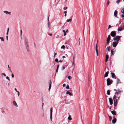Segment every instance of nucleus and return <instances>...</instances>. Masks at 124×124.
I'll list each match as a JSON object with an SVG mask.
<instances>
[{
	"mask_svg": "<svg viewBox=\"0 0 124 124\" xmlns=\"http://www.w3.org/2000/svg\"><path fill=\"white\" fill-rule=\"evenodd\" d=\"M67 12L66 11H65L64 12V13H65V15H64V16H66Z\"/></svg>",
	"mask_w": 124,
	"mask_h": 124,
	"instance_id": "nucleus-41",
	"label": "nucleus"
},
{
	"mask_svg": "<svg viewBox=\"0 0 124 124\" xmlns=\"http://www.w3.org/2000/svg\"><path fill=\"white\" fill-rule=\"evenodd\" d=\"M117 103V100H114V106H116Z\"/></svg>",
	"mask_w": 124,
	"mask_h": 124,
	"instance_id": "nucleus-12",
	"label": "nucleus"
},
{
	"mask_svg": "<svg viewBox=\"0 0 124 124\" xmlns=\"http://www.w3.org/2000/svg\"><path fill=\"white\" fill-rule=\"evenodd\" d=\"M0 39H1V40L2 41H4V38L3 37H0Z\"/></svg>",
	"mask_w": 124,
	"mask_h": 124,
	"instance_id": "nucleus-31",
	"label": "nucleus"
},
{
	"mask_svg": "<svg viewBox=\"0 0 124 124\" xmlns=\"http://www.w3.org/2000/svg\"><path fill=\"white\" fill-rule=\"evenodd\" d=\"M115 78L116 79V84L117 85H118L120 83H121V82H120V80L118 78H116V77H115Z\"/></svg>",
	"mask_w": 124,
	"mask_h": 124,
	"instance_id": "nucleus-10",
	"label": "nucleus"
},
{
	"mask_svg": "<svg viewBox=\"0 0 124 124\" xmlns=\"http://www.w3.org/2000/svg\"><path fill=\"white\" fill-rule=\"evenodd\" d=\"M116 118H114L112 120V122L113 124H115L116 123Z\"/></svg>",
	"mask_w": 124,
	"mask_h": 124,
	"instance_id": "nucleus-15",
	"label": "nucleus"
},
{
	"mask_svg": "<svg viewBox=\"0 0 124 124\" xmlns=\"http://www.w3.org/2000/svg\"><path fill=\"white\" fill-rule=\"evenodd\" d=\"M1 75H3L5 77H6V74H5V73H1Z\"/></svg>",
	"mask_w": 124,
	"mask_h": 124,
	"instance_id": "nucleus-32",
	"label": "nucleus"
},
{
	"mask_svg": "<svg viewBox=\"0 0 124 124\" xmlns=\"http://www.w3.org/2000/svg\"><path fill=\"white\" fill-rule=\"evenodd\" d=\"M55 61L56 62H58V59L56 58L55 60Z\"/></svg>",
	"mask_w": 124,
	"mask_h": 124,
	"instance_id": "nucleus-39",
	"label": "nucleus"
},
{
	"mask_svg": "<svg viewBox=\"0 0 124 124\" xmlns=\"http://www.w3.org/2000/svg\"><path fill=\"white\" fill-rule=\"evenodd\" d=\"M75 61H73L72 64L73 65H75Z\"/></svg>",
	"mask_w": 124,
	"mask_h": 124,
	"instance_id": "nucleus-48",
	"label": "nucleus"
},
{
	"mask_svg": "<svg viewBox=\"0 0 124 124\" xmlns=\"http://www.w3.org/2000/svg\"><path fill=\"white\" fill-rule=\"evenodd\" d=\"M109 0H108V1L107 2V6L109 5Z\"/></svg>",
	"mask_w": 124,
	"mask_h": 124,
	"instance_id": "nucleus-45",
	"label": "nucleus"
},
{
	"mask_svg": "<svg viewBox=\"0 0 124 124\" xmlns=\"http://www.w3.org/2000/svg\"><path fill=\"white\" fill-rule=\"evenodd\" d=\"M113 81L112 80L108 78L107 80V85H109L112 83Z\"/></svg>",
	"mask_w": 124,
	"mask_h": 124,
	"instance_id": "nucleus-1",
	"label": "nucleus"
},
{
	"mask_svg": "<svg viewBox=\"0 0 124 124\" xmlns=\"http://www.w3.org/2000/svg\"><path fill=\"white\" fill-rule=\"evenodd\" d=\"M66 94H69L70 96L72 95V94L69 91H67L66 92Z\"/></svg>",
	"mask_w": 124,
	"mask_h": 124,
	"instance_id": "nucleus-22",
	"label": "nucleus"
},
{
	"mask_svg": "<svg viewBox=\"0 0 124 124\" xmlns=\"http://www.w3.org/2000/svg\"><path fill=\"white\" fill-rule=\"evenodd\" d=\"M110 35L111 36L114 37L116 35V33L115 31H112L110 33Z\"/></svg>",
	"mask_w": 124,
	"mask_h": 124,
	"instance_id": "nucleus-4",
	"label": "nucleus"
},
{
	"mask_svg": "<svg viewBox=\"0 0 124 124\" xmlns=\"http://www.w3.org/2000/svg\"><path fill=\"white\" fill-rule=\"evenodd\" d=\"M69 85H67L66 87V88L67 89H69Z\"/></svg>",
	"mask_w": 124,
	"mask_h": 124,
	"instance_id": "nucleus-40",
	"label": "nucleus"
},
{
	"mask_svg": "<svg viewBox=\"0 0 124 124\" xmlns=\"http://www.w3.org/2000/svg\"><path fill=\"white\" fill-rule=\"evenodd\" d=\"M65 69V67L64 66H63L62 68V70H64Z\"/></svg>",
	"mask_w": 124,
	"mask_h": 124,
	"instance_id": "nucleus-47",
	"label": "nucleus"
},
{
	"mask_svg": "<svg viewBox=\"0 0 124 124\" xmlns=\"http://www.w3.org/2000/svg\"><path fill=\"white\" fill-rule=\"evenodd\" d=\"M114 91H116V92L117 91V90H116L115 89H114Z\"/></svg>",
	"mask_w": 124,
	"mask_h": 124,
	"instance_id": "nucleus-64",
	"label": "nucleus"
},
{
	"mask_svg": "<svg viewBox=\"0 0 124 124\" xmlns=\"http://www.w3.org/2000/svg\"><path fill=\"white\" fill-rule=\"evenodd\" d=\"M17 95L19 96L20 95V93L18 91H17Z\"/></svg>",
	"mask_w": 124,
	"mask_h": 124,
	"instance_id": "nucleus-46",
	"label": "nucleus"
},
{
	"mask_svg": "<svg viewBox=\"0 0 124 124\" xmlns=\"http://www.w3.org/2000/svg\"><path fill=\"white\" fill-rule=\"evenodd\" d=\"M48 25V27L49 28V29H51V28L50 24H49Z\"/></svg>",
	"mask_w": 124,
	"mask_h": 124,
	"instance_id": "nucleus-36",
	"label": "nucleus"
},
{
	"mask_svg": "<svg viewBox=\"0 0 124 124\" xmlns=\"http://www.w3.org/2000/svg\"><path fill=\"white\" fill-rule=\"evenodd\" d=\"M8 36H7L6 37V38L7 40H8Z\"/></svg>",
	"mask_w": 124,
	"mask_h": 124,
	"instance_id": "nucleus-52",
	"label": "nucleus"
},
{
	"mask_svg": "<svg viewBox=\"0 0 124 124\" xmlns=\"http://www.w3.org/2000/svg\"><path fill=\"white\" fill-rule=\"evenodd\" d=\"M116 95H115L114 96L113 98V99L114 100H116Z\"/></svg>",
	"mask_w": 124,
	"mask_h": 124,
	"instance_id": "nucleus-27",
	"label": "nucleus"
},
{
	"mask_svg": "<svg viewBox=\"0 0 124 124\" xmlns=\"http://www.w3.org/2000/svg\"><path fill=\"white\" fill-rule=\"evenodd\" d=\"M108 55H106V56L105 62H107L108 58Z\"/></svg>",
	"mask_w": 124,
	"mask_h": 124,
	"instance_id": "nucleus-19",
	"label": "nucleus"
},
{
	"mask_svg": "<svg viewBox=\"0 0 124 124\" xmlns=\"http://www.w3.org/2000/svg\"><path fill=\"white\" fill-rule=\"evenodd\" d=\"M121 12L122 13L124 14V8L122 9Z\"/></svg>",
	"mask_w": 124,
	"mask_h": 124,
	"instance_id": "nucleus-26",
	"label": "nucleus"
},
{
	"mask_svg": "<svg viewBox=\"0 0 124 124\" xmlns=\"http://www.w3.org/2000/svg\"><path fill=\"white\" fill-rule=\"evenodd\" d=\"M122 30V26H120L117 29V30L119 31H121Z\"/></svg>",
	"mask_w": 124,
	"mask_h": 124,
	"instance_id": "nucleus-16",
	"label": "nucleus"
},
{
	"mask_svg": "<svg viewBox=\"0 0 124 124\" xmlns=\"http://www.w3.org/2000/svg\"><path fill=\"white\" fill-rule=\"evenodd\" d=\"M14 90L16 91V92L18 91L17 90V89L16 88H15Z\"/></svg>",
	"mask_w": 124,
	"mask_h": 124,
	"instance_id": "nucleus-57",
	"label": "nucleus"
},
{
	"mask_svg": "<svg viewBox=\"0 0 124 124\" xmlns=\"http://www.w3.org/2000/svg\"><path fill=\"white\" fill-rule=\"evenodd\" d=\"M73 61H75V54L73 55Z\"/></svg>",
	"mask_w": 124,
	"mask_h": 124,
	"instance_id": "nucleus-28",
	"label": "nucleus"
},
{
	"mask_svg": "<svg viewBox=\"0 0 124 124\" xmlns=\"http://www.w3.org/2000/svg\"><path fill=\"white\" fill-rule=\"evenodd\" d=\"M3 12H4V13H6L7 14H9V15H11V13L10 12H8V11H3Z\"/></svg>",
	"mask_w": 124,
	"mask_h": 124,
	"instance_id": "nucleus-20",
	"label": "nucleus"
},
{
	"mask_svg": "<svg viewBox=\"0 0 124 124\" xmlns=\"http://www.w3.org/2000/svg\"><path fill=\"white\" fill-rule=\"evenodd\" d=\"M71 77L70 76H69L68 77V78L69 80H70L71 79Z\"/></svg>",
	"mask_w": 124,
	"mask_h": 124,
	"instance_id": "nucleus-44",
	"label": "nucleus"
},
{
	"mask_svg": "<svg viewBox=\"0 0 124 124\" xmlns=\"http://www.w3.org/2000/svg\"><path fill=\"white\" fill-rule=\"evenodd\" d=\"M67 7H64L63 8V9L64 10H65L67 8Z\"/></svg>",
	"mask_w": 124,
	"mask_h": 124,
	"instance_id": "nucleus-49",
	"label": "nucleus"
},
{
	"mask_svg": "<svg viewBox=\"0 0 124 124\" xmlns=\"http://www.w3.org/2000/svg\"><path fill=\"white\" fill-rule=\"evenodd\" d=\"M58 70V69H57V68L56 69V72H57Z\"/></svg>",
	"mask_w": 124,
	"mask_h": 124,
	"instance_id": "nucleus-62",
	"label": "nucleus"
},
{
	"mask_svg": "<svg viewBox=\"0 0 124 124\" xmlns=\"http://www.w3.org/2000/svg\"><path fill=\"white\" fill-rule=\"evenodd\" d=\"M22 30H20V35L21 36L22 35Z\"/></svg>",
	"mask_w": 124,
	"mask_h": 124,
	"instance_id": "nucleus-42",
	"label": "nucleus"
},
{
	"mask_svg": "<svg viewBox=\"0 0 124 124\" xmlns=\"http://www.w3.org/2000/svg\"><path fill=\"white\" fill-rule=\"evenodd\" d=\"M95 50L96 51H98V46L96 44H95Z\"/></svg>",
	"mask_w": 124,
	"mask_h": 124,
	"instance_id": "nucleus-25",
	"label": "nucleus"
},
{
	"mask_svg": "<svg viewBox=\"0 0 124 124\" xmlns=\"http://www.w3.org/2000/svg\"><path fill=\"white\" fill-rule=\"evenodd\" d=\"M52 82L51 80H50L49 81V88L48 90L49 91L50 89L51 85Z\"/></svg>",
	"mask_w": 124,
	"mask_h": 124,
	"instance_id": "nucleus-9",
	"label": "nucleus"
},
{
	"mask_svg": "<svg viewBox=\"0 0 124 124\" xmlns=\"http://www.w3.org/2000/svg\"><path fill=\"white\" fill-rule=\"evenodd\" d=\"M25 42H26V48L27 50V51L28 52H29V48L28 45V42H27V41H25Z\"/></svg>",
	"mask_w": 124,
	"mask_h": 124,
	"instance_id": "nucleus-8",
	"label": "nucleus"
},
{
	"mask_svg": "<svg viewBox=\"0 0 124 124\" xmlns=\"http://www.w3.org/2000/svg\"><path fill=\"white\" fill-rule=\"evenodd\" d=\"M63 32H64V33H66V31H65L64 30H63Z\"/></svg>",
	"mask_w": 124,
	"mask_h": 124,
	"instance_id": "nucleus-63",
	"label": "nucleus"
},
{
	"mask_svg": "<svg viewBox=\"0 0 124 124\" xmlns=\"http://www.w3.org/2000/svg\"><path fill=\"white\" fill-rule=\"evenodd\" d=\"M111 27V26L110 25H109L108 26V29H109Z\"/></svg>",
	"mask_w": 124,
	"mask_h": 124,
	"instance_id": "nucleus-51",
	"label": "nucleus"
},
{
	"mask_svg": "<svg viewBox=\"0 0 124 124\" xmlns=\"http://www.w3.org/2000/svg\"><path fill=\"white\" fill-rule=\"evenodd\" d=\"M62 62V60H60V61H59V62Z\"/></svg>",
	"mask_w": 124,
	"mask_h": 124,
	"instance_id": "nucleus-60",
	"label": "nucleus"
},
{
	"mask_svg": "<svg viewBox=\"0 0 124 124\" xmlns=\"http://www.w3.org/2000/svg\"><path fill=\"white\" fill-rule=\"evenodd\" d=\"M57 54L56 53H54V58L55 55H56Z\"/></svg>",
	"mask_w": 124,
	"mask_h": 124,
	"instance_id": "nucleus-59",
	"label": "nucleus"
},
{
	"mask_svg": "<svg viewBox=\"0 0 124 124\" xmlns=\"http://www.w3.org/2000/svg\"><path fill=\"white\" fill-rule=\"evenodd\" d=\"M108 117L109 118V120L110 121H111V119L112 118V117L111 116H108Z\"/></svg>",
	"mask_w": 124,
	"mask_h": 124,
	"instance_id": "nucleus-38",
	"label": "nucleus"
},
{
	"mask_svg": "<svg viewBox=\"0 0 124 124\" xmlns=\"http://www.w3.org/2000/svg\"><path fill=\"white\" fill-rule=\"evenodd\" d=\"M111 113L113 115L116 116V112L115 110H113L111 111Z\"/></svg>",
	"mask_w": 124,
	"mask_h": 124,
	"instance_id": "nucleus-13",
	"label": "nucleus"
},
{
	"mask_svg": "<svg viewBox=\"0 0 124 124\" xmlns=\"http://www.w3.org/2000/svg\"><path fill=\"white\" fill-rule=\"evenodd\" d=\"M13 105L16 106V107H18V106L16 103V102L15 101H13Z\"/></svg>",
	"mask_w": 124,
	"mask_h": 124,
	"instance_id": "nucleus-18",
	"label": "nucleus"
},
{
	"mask_svg": "<svg viewBox=\"0 0 124 124\" xmlns=\"http://www.w3.org/2000/svg\"><path fill=\"white\" fill-rule=\"evenodd\" d=\"M118 43V41H115L113 42L112 45L113 47H116Z\"/></svg>",
	"mask_w": 124,
	"mask_h": 124,
	"instance_id": "nucleus-3",
	"label": "nucleus"
},
{
	"mask_svg": "<svg viewBox=\"0 0 124 124\" xmlns=\"http://www.w3.org/2000/svg\"><path fill=\"white\" fill-rule=\"evenodd\" d=\"M107 94L108 95H110V91L109 90H107Z\"/></svg>",
	"mask_w": 124,
	"mask_h": 124,
	"instance_id": "nucleus-23",
	"label": "nucleus"
},
{
	"mask_svg": "<svg viewBox=\"0 0 124 124\" xmlns=\"http://www.w3.org/2000/svg\"><path fill=\"white\" fill-rule=\"evenodd\" d=\"M53 109L51 108L50 109V118L51 121H52Z\"/></svg>",
	"mask_w": 124,
	"mask_h": 124,
	"instance_id": "nucleus-5",
	"label": "nucleus"
},
{
	"mask_svg": "<svg viewBox=\"0 0 124 124\" xmlns=\"http://www.w3.org/2000/svg\"><path fill=\"white\" fill-rule=\"evenodd\" d=\"M109 73V72L108 71H107L105 73V74L104 77H107L108 76V74Z\"/></svg>",
	"mask_w": 124,
	"mask_h": 124,
	"instance_id": "nucleus-17",
	"label": "nucleus"
},
{
	"mask_svg": "<svg viewBox=\"0 0 124 124\" xmlns=\"http://www.w3.org/2000/svg\"><path fill=\"white\" fill-rule=\"evenodd\" d=\"M48 34L50 35V36H52V34H51V33H48Z\"/></svg>",
	"mask_w": 124,
	"mask_h": 124,
	"instance_id": "nucleus-54",
	"label": "nucleus"
},
{
	"mask_svg": "<svg viewBox=\"0 0 124 124\" xmlns=\"http://www.w3.org/2000/svg\"><path fill=\"white\" fill-rule=\"evenodd\" d=\"M6 78L8 80H9V81L10 80V79H9V77L8 76H7L6 77Z\"/></svg>",
	"mask_w": 124,
	"mask_h": 124,
	"instance_id": "nucleus-37",
	"label": "nucleus"
},
{
	"mask_svg": "<svg viewBox=\"0 0 124 124\" xmlns=\"http://www.w3.org/2000/svg\"><path fill=\"white\" fill-rule=\"evenodd\" d=\"M65 48V47L64 45H63L61 47V48H62V49L63 48L64 49Z\"/></svg>",
	"mask_w": 124,
	"mask_h": 124,
	"instance_id": "nucleus-33",
	"label": "nucleus"
},
{
	"mask_svg": "<svg viewBox=\"0 0 124 124\" xmlns=\"http://www.w3.org/2000/svg\"><path fill=\"white\" fill-rule=\"evenodd\" d=\"M114 52V51L113 50H111V54L112 55H114V54L113 53Z\"/></svg>",
	"mask_w": 124,
	"mask_h": 124,
	"instance_id": "nucleus-34",
	"label": "nucleus"
},
{
	"mask_svg": "<svg viewBox=\"0 0 124 124\" xmlns=\"http://www.w3.org/2000/svg\"><path fill=\"white\" fill-rule=\"evenodd\" d=\"M109 102L110 104V105H112L113 104V101L112 99L110 98H109Z\"/></svg>",
	"mask_w": 124,
	"mask_h": 124,
	"instance_id": "nucleus-11",
	"label": "nucleus"
},
{
	"mask_svg": "<svg viewBox=\"0 0 124 124\" xmlns=\"http://www.w3.org/2000/svg\"><path fill=\"white\" fill-rule=\"evenodd\" d=\"M68 119L69 120H71L72 119V118H71V117L69 116V117H68Z\"/></svg>",
	"mask_w": 124,
	"mask_h": 124,
	"instance_id": "nucleus-35",
	"label": "nucleus"
},
{
	"mask_svg": "<svg viewBox=\"0 0 124 124\" xmlns=\"http://www.w3.org/2000/svg\"><path fill=\"white\" fill-rule=\"evenodd\" d=\"M59 67V65H58L57 66V68L58 69Z\"/></svg>",
	"mask_w": 124,
	"mask_h": 124,
	"instance_id": "nucleus-61",
	"label": "nucleus"
},
{
	"mask_svg": "<svg viewBox=\"0 0 124 124\" xmlns=\"http://www.w3.org/2000/svg\"><path fill=\"white\" fill-rule=\"evenodd\" d=\"M117 11L116 10H115L114 13V15L115 17H117Z\"/></svg>",
	"mask_w": 124,
	"mask_h": 124,
	"instance_id": "nucleus-14",
	"label": "nucleus"
},
{
	"mask_svg": "<svg viewBox=\"0 0 124 124\" xmlns=\"http://www.w3.org/2000/svg\"><path fill=\"white\" fill-rule=\"evenodd\" d=\"M96 55L97 56H98V51H96Z\"/></svg>",
	"mask_w": 124,
	"mask_h": 124,
	"instance_id": "nucleus-53",
	"label": "nucleus"
},
{
	"mask_svg": "<svg viewBox=\"0 0 124 124\" xmlns=\"http://www.w3.org/2000/svg\"><path fill=\"white\" fill-rule=\"evenodd\" d=\"M110 46L107 47L106 48V50L108 51H110Z\"/></svg>",
	"mask_w": 124,
	"mask_h": 124,
	"instance_id": "nucleus-24",
	"label": "nucleus"
},
{
	"mask_svg": "<svg viewBox=\"0 0 124 124\" xmlns=\"http://www.w3.org/2000/svg\"><path fill=\"white\" fill-rule=\"evenodd\" d=\"M121 16L122 18L124 17V15L123 14H122L121 15Z\"/></svg>",
	"mask_w": 124,
	"mask_h": 124,
	"instance_id": "nucleus-55",
	"label": "nucleus"
},
{
	"mask_svg": "<svg viewBox=\"0 0 124 124\" xmlns=\"http://www.w3.org/2000/svg\"><path fill=\"white\" fill-rule=\"evenodd\" d=\"M121 37V36H116L114 38L113 40L114 41H116L118 42V41L120 40V38Z\"/></svg>",
	"mask_w": 124,
	"mask_h": 124,
	"instance_id": "nucleus-2",
	"label": "nucleus"
},
{
	"mask_svg": "<svg viewBox=\"0 0 124 124\" xmlns=\"http://www.w3.org/2000/svg\"><path fill=\"white\" fill-rule=\"evenodd\" d=\"M66 86V84H64L63 85V87H65Z\"/></svg>",
	"mask_w": 124,
	"mask_h": 124,
	"instance_id": "nucleus-56",
	"label": "nucleus"
},
{
	"mask_svg": "<svg viewBox=\"0 0 124 124\" xmlns=\"http://www.w3.org/2000/svg\"><path fill=\"white\" fill-rule=\"evenodd\" d=\"M111 39V37L110 35H109L107 39V43L108 44L109 43V41Z\"/></svg>",
	"mask_w": 124,
	"mask_h": 124,
	"instance_id": "nucleus-6",
	"label": "nucleus"
},
{
	"mask_svg": "<svg viewBox=\"0 0 124 124\" xmlns=\"http://www.w3.org/2000/svg\"><path fill=\"white\" fill-rule=\"evenodd\" d=\"M72 20V18H71L70 19H67V21L68 22H71Z\"/></svg>",
	"mask_w": 124,
	"mask_h": 124,
	"instance_id": "nucleus-30",
	"label": "nucleus"
},
{
	"mask_svg": "<svg viewBox=\"0 0 124 124\" xmlns=\"http://www.w3.org/2000/svg\"><path fill=\"white\" fill-rule=\"evenodd\" d=\"M120 2V0H117L116 1V3L118 4H119V3Z\"/></svg>",
	"mask_w": 124,
	"mask_h": 124,
	"instance_id": "nucleus-29",
	"label": "nucleus"
},
{
	"mask_svg": "<svg viewBox=\"0 0 124 124\" xmlns=\"http://www.w3.org/2000/svg\"><path fill=\"white\" fill-rule=\"evenodd\" d=\"M111 76L112 77V78H114L115 77V74L113 73H111Z\"/></svg>",
	"mask_w": 124,
	"mask_h": 124,
	"instance_id": "nucleus-21",
	"label": "nucleus"
},
{
	"mask_svg": "<svg viewBox=\"0 0 124 124\" xmlns=\"http://www.w3.org/2000/svg\"><path fill=\"white\" fill-rule=\"evenodd\" d=\"M9 31V28H8L7 29V32H8Z\"/></svg>",
	"mask_w": 124,
	"mask_h": 124,
	"instance_id": "nucleus-58",
	"label": "nucleus"
},
{
	"mask_svg": "<svg viewBox=\"0 0 124 124\" xmlns=\"http://www.w3.org/2000/svg\"><path fill=\"white\" fill-rule=\"evenodd\" d=\"M48 22L47 23L48 25L50 24L49 23V17H48Z\"/></svg>",
	"mask_w": 124,
	"mask_h": 124,
	"instance_id": "nucleus-43",
	"label": "nucleus"
},
{
	"mask_svg": "<svg viewBox=\"0 0 124 124\" xmlns=\"http://www.w3.org/2000/svg\"><path fill=\"white\" fill-rule=\"evenodd\" d=\"M122 92L120 91L119 88H118L117 89V91L115 93L116 94H119L121 92Z\"/></svg>",
	"mask_w": 124,
	"mask_h": 124,
	"instance_id": "nucleus-7",
	"label": "nucleus"
},
{
	"mask_svg": "<svg viewBox=\"0 0 124 124\" xmlns=\"http://www.w3.org/2000/svg\"><path fill=\"white\" fill-rule=\"evenodd\" d=\"M11 76L12 78H14V75L13 74H12L11 75Z\"/></svg>",
	"mask_w": 124,
	"mask_h": 124,
	"instance_id": "nucleus-50",
	"label": "nucleus"
}]
</instances>
